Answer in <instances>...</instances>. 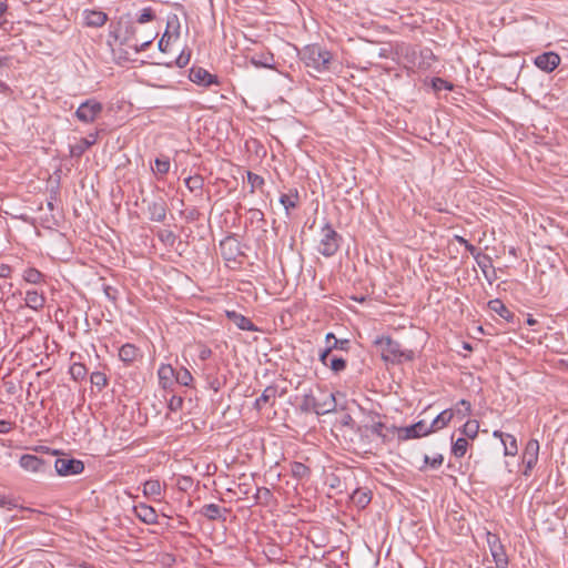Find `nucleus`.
<instances>
[{"label": "nucleus", "mask_w": 568, "mask_h": 568, "mask_svg": "<svg viewBox=\"0 0 568 568\" xmlns=\"http://www.w3.org/2000/svg\"><path fill=\"white\" fill-rule=\"evenodd\" d=\"M190 57H191L190 52L186 53V52L182 51L180 53V55L174 61L175 65L179 68L185 67L190 61Z\"/></svg>", "instance_id": "54"}, {"label": "nucleus", "mask_w": 568, "mask_h": 568, "mask_svg": "<svg viewBox=\"0 0 568 568\" xmlns=\"http://www.w3.org/2000/svg\"><path fill=\"white\" fill-rule=\"evenodd\" d=\"M183 398L181 396L172 395L169 399L168 407L171 412H178L182 408Z\"/></svg>", "instance_id": "48"}, {"label": "nucleus", "mask_w": 568, "mask_h": 568, "mask_svg": "<svg viewBox=\"0 0 568 568\" xmlns=\"http://www.w3.org/2000/svg\"><path fill=\"white\" fill-rule=\"evenodd\" d=\"M152 41H153V39H149V40L142 41L140 43L136 41L131 47L134 48V50L136 52L144 51L152 43Z\"/></svg>", "instance_id": "59"}, {"label": "nucleus", "mask_w": 568, "mask_h": 568, "mask_svg": "<svg viewBox=\"0 0 568 568\" xmlns=\"http://www.w3.org/2000/svg\"><path fill=\"white\" fill-rule=\"evenodd\" d=\"M341 240V235L327 223L322 227L317 250L323 256H333L339 248Z\"/></svg>", "instance_id": "3"}, {"label": "nucleus", "mask_w": 568, "mask_h": 568, "mask_svg": "<svg viewBox=\"0 0 568 568\" xmlns=\"http://www.w3.org/2000/svg\"><path fill=\"white\" fill-rule=\"evenodd\" d=\"M351 499L355 506L365 508L371 501V493L365 489H356L352 494Z\"/></svg>", "instance_id": "30"}, {"label": "nucleus", "mask_w": 568, "mask_h": 568, "mask_svg": "<svg viewBox=\"0 0 568 568\" xmlns=\"http://www.w3.org/2000/svg\"><path fill=\"white\" fill-rule=\"evenodd\" d=\"M142 204L146 205L149 220L153 222H163L166 217V203L163 199L153 200L143 199Z\"/></svg>", "instance_id": "10"}, {"label": "nucleus", "mask_w": 568, "mask_h": 568, "mask_svg": "<svg viewBox=\"0 0 568 568\" xmlns=\"http://www.w3.org/2000/svg\"><path fill=\"white\" fill-rule=\"evenodd\" d=\"M297 200H298L297 191H294V193H292V194H282L280 197V202L284 206V209L286 210L287 213L291 209L296 207Z\"/></svg>", "instance_id": "38"}, {"label": "nucleus", "mask_w": 568, "mask_h": 568, "mask_svg": "<svg viewBox=\"0 0 568 568\" xmlns=\"http://www.w3.org/2000/svg\"><path fill=\"white\" fill-rule=\"evenodd\" d=\"M13 424L11 422L0 419V434H8L12 429Z\"/></svg>", "instance_id": "60"}, {"label": "nucleus", "mask_w": 568, "mask_h": 568, "mask_svg": "<svg viewBox=\"0 0 568 568\" xmlns=\"http://www.w3.org/2000/svg\"><path fill=\"white\" fill-rule=\"evenodd\" d=\"M221 254L226 262L235 261L240 254L239 241L233 236H227L220 242Z\"/></svg>", "instance_id": "14"}, {"label": "nucleus", "mask_w": 568, "mask_h": 568, "mask_svg": "<svg viewBox=\"0 0 568 568\" xmlns=\"http://www.w3.org/2000/svg\"><path fill=\"white\" fill-rule=\"evenodd\" d=\"M365 428L372 434L378 436L383 443H387L389 440L388 433H392V426L387 427L384 423L376 422L371 426H365Z\"/></svg>", "instance_id": "29"}, {"label": "nucleus", "mask_w": 568, "mask_h": 568, "mask_svg": "<svg viewBox=\"0 0 568 568\" xmlns=\"http://www.w3.org/2000/svg\"><path fill=\"white\" fill-rule=\"evenodd\" d=\"M135 33V28L131 21L123 22L122 19L118 22V26L114 30L110 31V37L114 38V40H119L121 44L130 45V41L132 40Z\"/></svg>", "instance_id": "12"}, {"label": "nucleus", "mask_w": 568, "mask_h": 568, "mask_svg": "<svg viewBox=\"0 0 568 568\" xmlns=\"http://www.w3.org/2000/svg\"><path fill=\"white\" fill-rule=\"evenodd\" d=\"M488 307L490 311L497 313L500 317L506 320L507 322H513L515 314L507 308V306L498 298L491 300L488 302Z\"/></svg>", "instance_id": "25"}, {"label": "nucleus", "mask_w": 568, "mask_h": 568, "mask_svg": "<svg viewBox=\"0 0 568 568\" xmlns=\"http://www.w3.org/2000/svg\"><path fill=\"white\" fill-rule=\"evenodd\" d=\"M302 60L317 72L329 69L332 54L318 44L306 45L302 51Z\"/></svg>", "instance_id": "2"}, {"label": "nucleus", "mask_w": 568, "mask_h": 568, "mask_svg": "<svg viewBox=\"0 0 568 568\" xmlns=\"http://www.w3.org/2000/svg\"><path fill=\"white\" fill-rule=\"evenodd\" d=\"M24 301L26 305L34 311L41 310L45 304L43 294L34 290L27 291Z\"/></svg>", "instance_id": "26"}, {"label": "nucleus", "mask_w": 568, "mask_h": 568, "mask_svg": "<svg viewBox=\"0 0 568 568\" xmlns=\"http://www.w3.org/2000/svg\"><path fill=\"white\" fill-rule=\"evenodd\" d=\"M225 515H230L226 508H220L215 506V545L217 544H226L227 548H233L236 538L233 535L225 536L227 527L225 525L226 517Z\"/></svg>", "instance_id": "4"}, {"label": "nucleus", "mask_w": 568, "mask_h": 568, "mask_svg": "<svg viewBox=\"0 0 568 568\" xmlns=\"http://www.w3.org/2000/svg\"><path fill=\"white\" fill-rule=\"evenodd\" d=\"M395 432L398 433V437L402 440L419 438L432 434V429H429V425H427L425 420H419L407 427L392 426V434Z\"/></svg>", "instance_id": "6"}, {"label": "nucleus", "mask_w": 568, "mask_h": 568, "mask_svg": "<svg viewBox=\"0 0 568 568\" xmlns=\"http://www.w3.org/2000/svg\"><path fill=\"white\" fill-rule=\"evenodd\" d=\"M191 381H192V375L187 369L181 368L179 372H175V382L178 384L187 386Z\"/></svg>", "instance_id": "46"}, {"label": "nucleus", "mask_w": 568, "mask_h": 568, "mask_svg": "<svg viewBox=\"0 0 568 568\" xmlns=\"http://www.w3.org/2000/svg\"><path fill=\"white\" fill-rule=\"evenodd\" d=\"M336 408V402L333 394H331V405L329 407H321L320 403L312 395H305L303 402L301 404V410L305 413L313 412L316 415H325L331 412H334Z\"/></svg>", "instance_id": "11"}, {"label": "nucleus", "mask_w": 568, "mask_h": 568, "mask_svg": "<svg viewBox=\"0 0 568 568\" xmlns=\"http://www.w3.org/2000/svg\"><path fill=\"white\" fill-rule=\"evenodd\" d=\"M458 405L465 407V412H462V409H457V412H456V414L458 416H460V418H464V417H466V416H468L470 414L471 405H470V403L468 400L462 399V400H459Z\"/></svg>", "instance_id": "55"}, {"label": "nucleus", "mask_w": 568, "mask_h": 568, "mask_svg": "<svg viewBox=\"0 0 568 568\" xmlns=\"http://www.w3.org/2000/svg\"><path fill=\"white\" fill-rule=\"evenodd\" d=\"M504 445V455L505 456H516L518 453V444L515 436L508 434L506 438L501 442Z\"/></svg>", "instance_id": "32"}, {"label": "nucleus", "mask_w": 568, "mask_h": 568, "mask_svg": "<svg viewBox=\"0 0 568 568\" xmlns=\"http://www.w3.org/2000/svg\"><path fill=\"white\" fill-rule=\"evenodd\" d=\"M103 287V292L105 294V296L112 301V302H115L116 300V296H118V290L111 285H108V284H103L102 285Z\"/></svg>", "instance_id": "52"}, {"label": "nucleus", "mask_w": 568, "mask_h": 568, "mask_svg": "<svg viewBox=\"0 0 568 568\" xmlns=\"http://www.w3.org/2000/svg\"><path fill=\"white\" fill-rule=\"evenodd\" d=\"M273 55L271 53L266 54H255L251 58V62L256 67H263V68H272L273 65Z\"/></svg>", "instance_id": "37"}, {"label": "nucleus", "mask_w": 568, "mask_h": 568, "mask_svg": "<svg viewBox=\"0 0 568 568\" xmlns=\"http://www.w3.org/2000/svg\"><path fill=\"white\" fill-rule=\"evenodd\" d=\"M327 347L333 352L334 349L347 352L351 348L349 339H339L333 333H327L325 336Z\"/></svg>", "instance_id": "28"}, {"label": "nucleus", "mask_w": 568, "mask_h": 568, "mask_svg": "<svg viewBox=\"0 0 568 568\" xmlns=\"http://www.w3.org/2000/svg\"><path fill=\"white\" fill-rule=\"evenodd\" d=\"M444 462L443 455L438 454L437 456L430 458L428 455H425L424 463L429 465L432 468H438Z\"/></svg>", "instance_id": "49"}, {"label": "nucleus", "mask_w": 568, "mask_h": 568, "mask_svg": "<svg viewBox=\"0 0 568 568\" xmlns=\"http://www.w3.org/2000/svg\"><path fill=\"white\" fill-rule=\"evenodd\" d=\"M154 172L158 174H166L170 170V161L168 158H156L154 162Z\"/></svg>", "instance_id": "43"}, {"label": "nucleus", "mask_w": 568, "mask_h": 568, "mask_svg": "<svg viewBox=\"0 0 568 568\" xmlns=\"http://www.w3.org/2000/svg\"><path fill=\"white\" fill-rule=\"evenodd\" d=\"M353 423H354V420H353V418H352V416H351L349 414L344 415V417H343V419H342V424H343L344 426H349V425H352Z\"/></svg>", "instance_id": "64"}, {"label": "nucleus", "mask_w": 568, "mask_h": 568, "mask_svg": "<svg viewBox=\"0 0 568 568\" xmlns=\"http://www.w3.org/2000/svg\"><path fill=\"white\" fill-rule=\"evenodd\" d=\"M474 258L477 263V265L479 266V268L481 270L484 276L486 277V280L491 284L493 283V278L489 277V273H488V270L489 268H493V260L489 255L487 254H483L480 253L479 251L474 255Z\"/></svg>", "instance_id": "27"}, {"label": "nucleus", "mask_w": 568, "mask_h": 568, "mask_svg": "<svg viewBox=\"0 0 568 568\" xmlns=\"http://www.w3.org/2000/svg\"><path fill=\"white\" fill-rule=\"evenodd\" d=\"M226 318L242 331L257 332V326L247 317L237 313L235 310H224Z\"/></svg>", "instance_id": "13"}, {"label": "nucleus", "mask_w": 568, "mask_h": 568, "mask_svg": "<svg viewBox=\"0 0 568 568\" xmlns=\"http://www.w3.org/2000/svg\"><path fill=\"white\" fill-rule=\"evenodd\" d=\"M103 110L102 103L94 99H89L81 103L75 111V116L83 123H92Z\"/></svg>", "instance_id": "7"}, {"label": "nucleus", "mask_w": 568, "mask_h": 568, "mask_svg": "<svg viewBox=\"0 0 568 568\" xmlns=\"http://www.w3.org/2000/svg\"><path fill=\"white\" fill-rule=\"evenodd\" d=\"M69 373L74 381H81L85 378L88 369L82 363H73L70 366Z\"/></svg>", "instance_id": "35"}, {"label": "nucleus", "mask_w": 568, "mask_h": 568, "mask_svg": "<svg viewBox=\"0 0 568 568\" xmlns=\"http://www.w3.org/2000/svg\"><path fill=\"white\" fill-rule=\"evenodd\" d=\"M486 541L487 546L489 548L490 555L496 564L497 568H506L508 565V557L505 550V547L503 546L500 538L490 532H486Z\"/></svg>", "instance_id": "5"}, {"label": "nucleus", "mask_w": 568, "mask_h": 568, "mask_svg": "<svg viewBox=\"0 0 568 568\" xmlns=\"http://www.w3.org/2000/svg\"><path fill=\"white\" fill-rule=\"evenodd\" d=\"M166 36H168V31L163 34V37L160 39L159 41V49L162 51V52H165L166 49H168V45H169V42H170V38L171 37H168L166 39Z\"/></svg>", "instance_id": "61"}, {"label": "nucleus", "mask_w": 568, "mask_h": 568, "mask_svg": "<svg viewBox=\"0 0 568 568\" xmlns=\"http://www.w3.org/2000/svg\"><path fill=\"white\" fill-rule=\"evenodd\" d=\"M11 274V267L7 264L0 265V276L2 277H9Z\"/></svg>", "instance_id": "63"}, {"label": "nucleus", "mask_w": 568, "mask_h": 568, "mask_svg": "<svg viewBox=\"0 0 568 568\" xmlns=\"http://www.w3.org/2000/svg\"><path fill=\"white\" fill-rule=\"evenodd\" d=\"M154 19V12L151 8H144L138 18L139 23H145Z\"/></svg>", "instance_id": "50"}, {"label": "nucleus", "mask_w": 568, "mask_h": 568, "mask_svg": "<svg viewBox=\"0 0 568 568\" xmlns=\"http://www.w3.org/2000/svg\"><path fill=\"white\" fill-rule=\"evenodd\" d=\"M539 443L537 439H530L526 444L523 454V462L528 468H534L538 462Z\"/></svg>", "instance_id": "16"}, {"label": "nucleus", "mask_w": 568, "mask_h": 568, "mask_svg": "<svg viewBox=\"0 0 568 568\" xmlns=\"http://www.w3.org/2000/svg\"><path fill=\"white\" fill-rule=\"evenodd\" d=\"M43 277L44 275L34 267H29L23 272V280L30 284H39Z\"/></svg>", "instance_id": "34"}, {"label": "nucleus", "mask_w": 568, "mask_h": 568, "mask_svg": "<svg viewBox=\"0 0 568 568\" xmlns=\"http://www.w3.org/2000/svg\"><path fill=\"white\" fill-rule=\"evenodd\" d=\"M53 466L59 476L79 475L84 470V464L74 458H54Z\"/></svg>", "instance_id": "9"}, {"label": "nucleus", "mask_w": 568, "mask_h": 568, "mask_svg": "<svg viewBox=\"0 0 568 568\" xmlns=\"http://www.w3.org/2000/svg\"><path fill=\"white\" fill-rule=\"evenodd\" d=\"M334 373L343 372L346 368V361L342 357L333 356L329 358L328 366Z\"/></svg>", "instance_id": "45"}, {"label": "nucleus", "mask_w": 568, "mask_h": 568, "mask_svg": "<svg viewBox=\"0 0 568 568\" xmlns=\"http://www.w3.org/2000/svg\"><path fill=\"white\" fill-rule=\"evenodd\" d=\"M197 352H199V357H200L202 361L207 359V358L212 355V351H211V348H209V347H206V346H203V345H199V346H197Z\"/></svg>", "instance_id": "57"}, {"label": "nucleus", "mask_w": 568, "mask_h": 568, "mask_svg": "<svg viewBox=\"0 0 568 568\" xmlns=\"http://www.w3.org/2000/svg\"><path fill=\"white\" fill-rule=\"evenodd\" d=\"M374 344L379 347L381 357L386 364L399 365L415 358L412 349L403 348L402 344L390 336H378Z\"/></svg>", "instance_id": "1"}, {"label": "nucleus", "mask_w": 568, "mask_h": 568, "mask_svg": "<svg viewBox=\"0 0 568 568\" xmlns=\"http://www.w3.org/2000/svg\"><path fill=\"white\" fill-rule=\"evenodd\" d=\"M158 237L163 244L169 246H173L176 242L175 234L170 230H160L158 232Z\"/></svg>", "instance_id": "42"}, {"label": "nucleus", "mask_w": 568, "mask_h": 568, "mask_svg": "<svg viewBox=\"0 0 568 568\" xmlns=\"http://www.w3.org/2000/svg\"><path fill=\"white\" fill-rule=\"evenodd\" d=\"M98 134H90L88 138H82L74 145H70V155L80 158L88 149L97 142Z\"/></svg>", "instance_id": "20"}, {"label": "nucleus", "mask_w": 568, "mask_h": 568, "mask_svg": "<svg viewBox=\"0 0 568 568\" xmlns=\"http://www.w3.org/2000/svg\"><path fill=\"white\" fill-rule=\"evenodd\" d=\"M203 515L209 519H213V504L205 505L202 509Z\"/></svg>", "instance_id": "62"}, {"label": "nucleus", "mask_w": 568, "mask_h": 568, "mask_svg": "<svg viewBox=\"0 0 568 568\" xmlns=\"http://www.w3.org/2000/svg\"><path fill=\"white\" fill-rule=\"evenodd\" d=\"M140 355V349L130 343L122 345L119 349L120 359L126 364L133 363Z\"/></svg>", "instance_id": "24"}, {"label": "nucleus", "mask_w": 568, "mask_h": 568, "mask_svg": "<svg viewBox=\"0 0 568 568\" xmlns=\"http://www.w3.org/2000/svg\"><path fill=\"white\" fill-rule=\"evenodd\" d=\"M432 85L434 88V90L436 91H440V90H452L453 89V85L447 82L446 80L442 79V78H434L432 80Z\"/></svg>", "instance_id": "47"}, {"label": "nucleus", "mask_w": 568, "mask_h": 568, "mask_svg": "<svg viewBox=\"0 0 568 568\" xmlns=\"http://www.w3.org/2000/svg\"><path fill=\"white\" fill-rule=\"evenodd\" d=\"M84 23L87 27L100 28L108 21V14L99 10H84Z\"/></svg>", "instance_id": "18"}, {"label": "nucleus", "mask_w": 568, "mask_h": 568, "mask_svg": "<svg viewBox=\"0 0 568 568\" xmlns=\"http://www.w3.org/2000/svg\"><path fill=\"white\" fill-rule=\"evenodd\" d=\"M204 180L201 175H193L185 179V185L191 192L201 191L203 189Z\"/></svg>", "instance_id": "41"}, {"label": "nucleus", "mask_w": 568, "mask_h": 568, "mask_svg": "<svg viewBox=\"0 0 568 568\" xmlns=\"http://www.w3.org/2000/svg\"><path fill=\"white\" fill-rule=\"evenodd\" d=\"M468 448V442L464 437H459L456 439V442L452 446V453L455 457L462 458Z\"/></svg>", "instance_id": "36"}, {"label": "nucleus", "mask_w": 568, "mask_h": 568, "mask_svg": "<svg viewBox=\"0 0 568 568\" xmlns=\"http://www.w3.org/2000/svg\"><path fill=\"white\" fill-rule=\"evenodd\" d=\"M134 515L144 524L152 525L158 521V514L153 507L146 504H139L133 507Z\"/></svg>", "instance_id": "17"}, {"label": "nucleus", "mask_w": 568, "mask_h": 568, "mask_svg": "<svg viewBox=\"0 0 568 568\" xmlns=\"http://www.w3.org/2000/svg\"><path fill=\"white\" fill-rule=\"evenodd\" d=\"M455 240L464 245V247L474 256L478 250L476 246H474L473 244H470L466 239H464L463 236H459V235H455Z\"/></svg>", "instance_id": "51"}, {"label": "nucleus", "mask_w": 568, "mask_h": 568, "mask_svg": "<svg viewBox=\"0 0 568 568\" xmlns=\"http://www.w3.org/2000/svg\"><path fill=\"white\" fill-rule=\"evenodd\" d=\"M250 220L252 222H265L264 213L260 209H250L248 210Z\"/></svg>", "instance_id": "53"}, {"label": "nucleus", "mask_w": 568, "mask_h": 568, "mask_svg": "<svg viewBox=\"0 0 568 568\" xmlns=\"http://www.w3.org/2000/svg\"><path fill=\"white\" fill-rule=\"evenodd\" d=\"M478 430H479V423L475 419L467 420L460 429L462 434L470 439H474L477 437Z\"/></svg>", "instance_id": "33"}, {"label": "nucleus", "mask_w": 568, "mask_h": 568, "mask_svg": "<svg viewBox=\"0 0 568 568\" xmlns=\"http://www.w3.org/2000/svg\"><path fill=\"white\" fill-rule=\"evenodd\" d=\"M247 182L251 185V192L253 193L256 189H262L264 185V179L255 173L247 172Z\"/></svg>", "instance_id": "44"}, {"label": "nucleus", "mask_w": 568, "mask_h": 568, "mask_svg": "<svg viewBox=\"0 0 568 568\" xmlns=\"http://www.w3.org/2000/svg\"><path fill=\"white\" fill-rule=\"evenodd\" d=\"M19 465L26 471L33 474H43L50 471L51 460L40 458L36 455L24 454L20 457Z\"/></svg>", "instance_id": "8"}, {"label": "nucleus", "mask_w": 568, "mask_h": 568, "mask_svg": "<svg viewBox=\"0 0 568 568\" xmlns=\"http://www.w3.org/2000/svg\"><path fill=\"white\" fill-rule=\"evenodd\" d=\"M190 80L194 83L209 87L213 84V74L202 68L193 67L190 71Z\"/></svg>", "instance_id": "22"}, {"label": "nucleus", "mask_w": 568, "mask_h": 568, "mask_svg": "<svg viewBox=\"0 0 568 568\" xmlns=\"http://www.w3.org/2000/svg\"><path fill=\"white\" fill-rule=\"evenodd\" d=\"M291 471H292V475L297 479L305 478L310 475V468L298 462H294L291 465Z\"/></svg>", "instance_id": "39"}, {"label": "nucleus", "mask_w": 568, "mask_h": 568, "mask_svg": "<svg viewBox=\"0 0 568 568\" xmlns=\"http://www.w3.org/2000/svg\"><path fill=\"white\" fill-rule=\"evenodd\" d=\"M454 415L455 413L450 408L445 409L440 414H438L429 425V429H432V433L446 427L453 419Z\"/></svg>", "instance_id": "23"}, {"label": "nucleus", "mask_w": 568, "mask_h": 568, "mask_svg": "<svg viewBox=\"0 0 568 568\" xmlns=\"http://www.w3.org/2000/svg\"><path fill=\"white\" fill-rule=\"evenodd\" d=\"M277 394L278 390L276 385L267 386L261 396L255 399L254 408L261 410L266 404L274 405Z\"/></svg>", "instance_id": "19"}, {"label": "nucleus", "mask_w": 568, "mask_h": 568, "mask_svg": "<svg viewBox=\"0 0 568 568\" xmlns=\"http://www.w3.org/2000/svg\"><path fill=\"white\" fill-rule=\"evenodd\" d=\"M161 483L156 479L146 480L143 485V494L146 497L158 498L161 495Z\"/></svg>", "instance_id": "31"}, {"label": "nucleus", "mask_w": 568, "mask_h": 568, "mask_svg": "<svg viewBox=\"0 0 568 568\" xmlns=\"http://www.w3.org/2000/svg\"><path fill=\"white\" fill-rule=\"evenodd\" d=\"M159 383L166 389L173 385V378H175V371L169 364H162L158 371Z\"/></svg>", "instance_id": "21"}, {"label": "nucleus", "mask_w": 568, "mask_h": 568, "mask_svg": "<svg viewBox=\"0 0 568 568\" xmlns=\"http://www.w3.org/2000/svg\"><path fill=\"white\" fill-rule=\"evenodd\" d=\"M560 63V57L555 52H545L535 59V64L542 71L551 72Z\"/></svg>", "instance_id": "15"}, {"label": "nucleus", "mask_w": 568, "mask_h": 568, "mask_svg": "<svg viewBox=\"0 0 568 568\" xmlns=\"http://www.w3.org/2000/svg\"><path fill=\"white\" fill-rule=\"evenodd\" d=\"M192 479L190 477H181L178 479L176 485L180 490L186 491L192 486Z\"/></svg>", "instance_id": "56"}, {"label": "nucleus", "mask_w": 568, "mask_h": 568, "mask_svg": "<svg viewBox=\"0 0 568 568\" xmlns=\"http://www.w3.org/2000/svg\"><path fill=\"white\" fill-rule=\"evenodd\" d=\"M90 382L101 390L108 385V377L102 372H93L90 376Z\"/></svg>", "instance_id": "40"}, {"label": "nucleus", "mask_w": 568, "mask_h": 568, "mask_svg": "<svg viewBox=\"0 0 568 568\" xmlns=\"http://www.w3.org/2000/svg\"><path fill=\"white\" fill-rule=\"evenodd\" d=\"M331 353H332V351H331V348H328L327 346H326V348H325V349H323V351L320 353V361H321V363H322L323 365L328 366V362H329V358H331V357H329Z\"/></svg>", "instance_id": "58"}]
</instances>
